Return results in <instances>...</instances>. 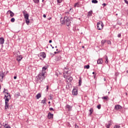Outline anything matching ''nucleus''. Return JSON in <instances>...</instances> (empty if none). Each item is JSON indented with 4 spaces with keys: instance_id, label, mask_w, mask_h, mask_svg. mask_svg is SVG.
<instances>
[{
    "instance_id": "obj_1",
    "label": "nucleus",
    "mask_w": 128,
    "mask_h": 128,
    "mask_svg": "<svg viewBox=\"0 0 128 128\" xmlns=\"http://www.w3.org/2000/svg\"><path fill=\"white\" fill-rule=\"evenodd\" d=\"M5 94H6L4 96V100H5L4 109L6 110L8 108V102L11 99V96L8 92H5Z\"/></svg>"
},
{
    "instance_id": "obj_2",
    "label": "nucleus",
    "mask_w": 128,
    "mask_h": 128,
    "mask_svg": "<svg viewBox=\"0 0 128 128\" xmlns=\"http://www.w3.org/2000/svg\"><path fill=\"white\" fill-rule=\"evenodd\" d=\"M60 22L62 24H66L67 26H70V19L68 17V16H65L64 19L61 18L60 19Z\"/></svg>"
},
{
    "instance_id": "obj_3",
    "label": "nucleus",
    "mask_w": 128,
    "mask_h": 128,
    "mask_svg": "<svg viewBox=\"0 0 128 128\" xmlns=\"http://www.w3.org/2000/svg\"><path fill=\"white\" fill-rule=\"evenodd\" d=\"M46 74L40 72L38 74V80L42 82L46 78Z\"/></svg>"
},
{
    "instance_id": "obj_4",
    "label": "nucleus",
    "mask_w": 128,
    "mask_h": 128,
    "mask_svg": "<svg viewBox=\"0 0 128 128\" xmlns=\"http://www.w3.org/2000/svg\"><path fill=\"white\" fill-rule=\"evenodd\" d=\"M97 30H101L104 28V25L102 22H97Z\"/></svg>"
},
{
    "instance_id": "obj_5",
    "label": "nucleus",
    "mask_w": 128,
    "mask_h": 128,
    "mask_svg": "<svg viewBox=\"0 0 128 128\" xmlns=\"http://www.w3.org/2000/svg\"><path fill=\"white\" fill-rule=\"evenodd\" d=\"M122 109V107L120 104H116L114 106V110H120Z\"/></svg>"
},
{
    "instance_id": "obj_6",
    "label": "nucleus",
    "mask_w": 128,
    "mask_h": 128,
    "mask_svg": "<svg viewBox=\"0 0 128 128\" xmlns=\"http://www.w3.org/2000/svg\"><path fill=\"white\" fill-rule=\"evenodd\" d=\"M46 70H47V66H43L42 68V72H40L46 74Z\"/></svg>"
},
{
    "instance_id": "obj_7",
    "label": "nucleus",
    "mask_w": 128,
    "mask_h": 128,
    "mask_svg": "<svg viewBox=\"0 0 128 128\" xmlns=\"http://www.w3.org/2000/svg\"><path fill=\"white\" fill-rule=\"evenodd\" d=\"M54 114H52L51 112H48V118L49 120H52L53 118Z\"/></svg>"
},
{
    "instance_id": "obj_8",
    "label": "nucleus",
    "mask_w": 128,
    "mask_h": 128,
    "mask_svg": "<svg viewBox=\"0 0 128 128\" xmlns=\"http://www.w3.org/2000/svg\"><path fill=\"white\" fill-rule=\"evenodd\" d=\"M72 94L73 96H77L78 94V90L76 88H74L72 91Z\"/></svg>"
},
{
    "instance_id": "obj_9",
    "label": "nucleus",
    "mask_w": 128,
    "mask_h": 128,
    "mask_svg": "<svg viewBox=\"0 0 128 128\" xmlns=\"http://www.w3.org/2000/svg\"><path fill=\"white\" fill-rule=\"evenodd\" d=\"M22 58L23 57L22 56H17L16 60H17L18 62H20L22 60Z\"/></svg>"
},
{
    "instance_id": "obj_10",
    "label": "nucleus",
    "mask_w": 128,
    "mask_h": 128,
    "mask_svg": "<svg viewBox=\"0 0 128 128\" xmlns=\"http://www.w3.org/2000/svg\"><path fill=\"white\" fill-rule=\"evenodd\" d=\"M103 63V60L102 58H99L97 60V64H102Z\"/></svg>"
},
{
    "instance_id": "obj_11",
    "label": "nucleus",
    "mask_w": 128,
    "mask_h": 128,
    "mask_svg": "<svg viewBox=\"0 0 128 128\" xmlns=\"http://www.w3.org/2000/svg\"><path fill=\"white\" fill-rule=\"evenodd\" d=\"M4 74L2 73L0 74V82H2L4 80Z\"/></svg>"
},
{
    "instance_id": "obj_12",
    "label": "nucleus",
    "mask_w": 128,
    "mask_h": 128,
    "mask_svg": "<svg viewBox=\"0 0 128 128\" xmlns=\"http://www.w3.org/2000/svg\"><path fill=\"white\" fill-rule=\"evenodd\" d=\"M7 12L10 14V16H11V18H12L14 16V14L10 10H8Z\"/></svg>"
},
{
    "instance_id": "obj_13",
    "label": "nucleus",
    "mask_w": 128,
    "mask_h": 128,
    "mask_svg": "<svg viewBox=\"0 0 128 128\" xmlns=\"http://www.w3.org/2000/svg\"><path fill=\"white\" fill-rule=\"evenodd\" d=\"M4 39L3 37L0 38V44H4Z\"/></svg>"
},
{
    "instance_id": "obj_14",
    "label": "nucleus",
    "mask_w": 128,
    "mask_h": 128,
    "mask_svg": "<svg viewBox=\"0 0 128 128\" xmlns=\"http://www.w3.org/2000/svg\"><path fill=\"white\" fill-rule=\"evenodd\" d=\"M66 108L68 109V111L70 112V111H72V106L68 105V104H67L66 106Z\"/></svg>"
},
{
    "instance_id": "obj_15",
    "label": "nucleus",
    "mask_w": 128,
    "mask_h": 128,
    "mask_svg": "<svg viewBox=\"0 0 128 128\" xmlns=\"http://www.w3.org/2000/svg\"><path fill=\"white\" fill-rule=\"evenodd\" d=\"M80 6H81V4H80V2H77L74 4V8H76V7L78 8V7H80Z\"/></svg>"
},
{
    "instance_id": "obj_16",
    "label": "nucleus",
    "mask_w": 128,
    "mask_h": 128,
    "mask_svg": "<svg viewBox=\"0 0 128 128\" xmlns=\"http://www.w3.org/2000/svg\"><path fill=\"white\" fill-rule=\"evenodd\" d=\"M40 56H42V58H46V54L44 52H41L40 54Z\"/></svg>"
},
{
    "instance_id": "obj_17",
    "label": "nucleus",
    "mask_w": 128,
    "mask_h": 128,
    "mask_svg": "<svg viewBox=\"0 0 128 128\" xmlns=\"http://www.w3.org/2000/svg\"><path fill=\"white\" fill-rule=\"evenodd\" d=\"M82 78L80 77L78 80V86H82Z\"/></svg>"
},
{
    "instance_id": "obj_18",
    "label": "nucleus",
    "mask_w": 128,
    "mask_h": 128,
    "mask_svg": "<svg viewBox=\"0 0 128 128\" xmlns=\"http://www.w3.org/2000/svg\"><path fill=\"white\" fill-rule=\"evenodd\" d=\"M3 126H4V128H11L10 125H8L7 123H3Z\"/></svg>"
},
{
    "instance_id": "obj_19",
    "label": "nucleus",
    "mask_w": 128,
    "mask_h": 128,
    "mask_svg": "<svg viewBox=\"0 0 128 128\" xmlns=\"http://www.w3.org/2000/svg\"><path fill=\"white\" fill-rule=\"evenodd\" d=\"M89 112H90L89 116H91L92 114V113H93L94 109H93L92 108H90L89 110Z\"/></svg>"
},
{
    "instance_id": "obj_20",
    "label": "nucleus",
    "mask_w": 128,
    "mask_h": 128,
    "mask_svg": "<svg viewBox=\"0 0 128 128\" xmlns=\"http://www.w3.org/2000/svg\"><path fill=\"white\" fill-rule=\"evenodd\" d=\"M65 74H68V71L65 72L64 73V74H63L64 78L67 79L68 76H66V75H65Z\"/></svg>"
},
{
    "instance_id": "obj_21",
    "label": "nucleus",
    "mask_w": 128,
    "mask_h": 128,
    "mask_svg": "<svg viewBox=\"0 0 128 128\" xmlns=\"http://www.w3.org/2000/svg\"><path fill=\"white\" fill-rule=\"evenodd\" d=\"M46 98H44V100H42L41 104H46Z\"/></svg>"
},
{
    "instance_id": "obj_22",
    "label": "nucleus",
    "mask_w": 128,
    "mask_h": 128,
    "mask_svg": "<svg viewBox=\"0 0 128 128\" xmlns=\"http://www.w3.org/2000/svg\"><path fill=\"white\" fill-rule=\"evenodd\" d=\"M67 80L69 82H72V80H73V78L72 76H68Z\"/></svg>"
},
{
    "instance_id": "obj_23",
    "label": "nucleus",
    "mask_w": 128,
    "mask_h": 128,
    "mask_svg": "<svg viewBox=\"0 0 128 128\" xmlns=\"http://www.w3.org/2000/svg\"><path fill=\"white\" fill-rule=\"evenodd\" d=\"M42 96V95L40 93H38L37 95H36V98H37V100H39Z\"/></svg>"
},
{
    "instance_id": "obj_24",
    "label": "nucleus",
    "mask_w": 128,
    "mask_h": 128,
    "mask_svg": "<svg viewBox=\"0 0 128 128\" xmlns=\"http://www.w3.org/2000/svg\"><path fill=\"white\" fill-rule=\"evenodd\" d=\"M106 42H107V40H102L101 41L102 46H104V44H106Z\"/></svg>"
},
{
    "instance_id": "obj_25",
    "label": "nucleus",
    "mask_w": 128,
    "mask_h": 128,
    "mask_svg": "<svg viewBox=\"0 0 128 128\" xmlns=\"http://www.w3.org/2000/svg\"><path fill=\"white\" fill-rule=\"evenodd\" d=\"M29 18V14H26L24 15V18L25 20H28Z\"/></svg>"
},
{
    "instance_id": "obj_26",
    "label": "nucleus",
    "mask_w": 128,
    "mask_h": 128,
    "mask_svg": "<svg viewBox=\"0 0 128 128\" xmlns=\"http://www.w3.org/2000/svg\"><path fill=\"white\" fill-rule=\"evenodd\" d=\"M8 105H9V104H8V108L6 110L9 109V108L10 110L12 109V104H10V106H8Z\"/></svg>"
},
{
    "instance_id": "obj_27",
    "label": "nucleus",
    "mask_w": 128,
    "mask_h": 128,
    "mask_svg": "<svg viewBox=\"0 0 128 128\" xmlns=\"http://www.w3.org/2000/svg\"><path fill=\"white\" fill-rule=\"evenodd\" d=\"M111 126V124L108 123V124H106V128H110Z\"/></svg>"
},
{
    "instance_id": "obj_28",
    "label": "nucleus",
    "mask_w": 128,
    "mask_h": 128,
    "mask_svg": "<svg viewBox=\"0 0 128 128\" xmlns=\"http://www.w3.org/2000/svg\"><path fill=\"white\" fill-rule=\"evenodd\" d=\"M106 58H105L106 61H105V63L106 64H108V56H106Z\"/></svg>"
},
{
    "instance_id": "obj_29",
    "label": "nucleus",
    "mask_w": 128,
    "mask_h": 128,
    "mask_svg": "<svg viewBox=\"0 0 128 128\" xmlns=\"http://www.w3.org/2000/svg\"><path fill=\"white\" fill-rule=\"evenodd\" d=\"M102 99L107 100L108 99V96H103L102 98Z\"/></svg>"
},
{
    "instance_id": "obj_30",
    "label": "nucleus",
    "mask_w": 128,
    "mask_h": 128,
    "mask_svg": "<svg viewBox=\"0 0 128 128\" xmlns=\"http://www.w3.org/2000/svg\"><path fill=\"white\" fill-rule=\"evenodd\" d=\"M33 2H34V3L38 4L40 3V0H33Z\"/></svg>"
},
{
    "instance_id": "obj_31",
    "label": "nucleus",
    "mask_w": 128,
    "mask_h": 128,
    "mask_svg": "<svg viewBox=\"0 0 128 128\" xmlns=\"http://www.w3.org/2000/svg\"><path fill=\"white\" fill-rule=\"evenodd\" d=\"M90 68V65H86L84 66V68H86L87 70L89 69Z\"/></svg>"
},
{
    "instance_id": "obj_32",
    "label": "nucleus",
    "mask_w": 128,
    "mask_h": 128,
    "mask_svg": "<svg viewBox=\"0 0 128 128\" xmlns=\"http://www.w3.org/2000/svg\"><path fill=\"white\" fill-rule=\"evenodd\" d=\"M92 2L94 4H97L98 2V1L97 0H92Z\"/></svg>"
},
{
    "instance_id": "obj_33",
    "label": "nucleus",
    "mask_w": 128,
    "mask_h": 128,
    "mask_svg": "<svg viewBox=\"0 0 128 128\" xmlns=\"http://www.w3.org/2000/svg\"><path fill=\"white\" fill-rule=\"evenodd\" d=\"M22 14H23V16H25L26 14H28L27 12L25 10H23V12H22Z\"/></svg>"
},
{
    "instance_id": "obj_34",
    "label": "nucleus",
    "mask_w": 128,
    "mask_h": 128,
    "mask_svg": "<svg viewBox=\"0 0 128 128\" xmlns=\"http://www.w3.org/2000/svg\"><path fill=\"white\" fill-rule=\"evenodd\" d=\"M26 20V24H28L30 23V20L28 18V19H25Z\"/></svg>"
},
{
    "instance_id": "obj_35",
    "label": "nucleus",
    "mask_w": 128,
    "mask_h": 128,
    "mask_svg": "<svg viewBox=\"0 0 128 128\" xmlns=\"http://www.w3.org/2000/svg\"><path fill=\"white\" fill-rule=\"evenodd\" d=\"M114 128H120V126L119 125L116 124L114 126Z\"/></svg>"
},
{
    "instance_id": "obj_36",
    "label": "nucleus",
    "mask_w": 128,
    "mask_h": 128,
    "mask_svg": "<svg viewBox=\"0 0 128 128\" xmlns=\"http://www.w3.org/2000/svg\"><path fill=\"white\" fill-rule=\"evenodd\" d=\"M106 44H112V42L110 40H108L106 41Z\"/></svg>"
},
{
    "instance_id": "obj_37",
    "label": "nucleus",
    "mask_w": 128,
    "mask_h": 128,
    "mask_svg": "<svg viewBox=\"0 0 128 128\" xmlns=\"http://www.w3.org/2000/svg\"><path fill=\"white\" fill-rule=\"evenodd\" d=\"M92 11H90L88 12V15L89 16H92Z\"/></svg>"
},
{
    "instance_id": "obj_38",
    "label": "nucleus",
    "mask_w": 128,
    "mask_h": 128,
    "mask_svg": "<svg viewBox=\"0 0 128 128\" xmlns=\"http://www.w3.org/2000/svg\"><path fill=\"white\" fill-rule=\"evenodd\" d=\"M10 21H11V22H15V18H11Z\"/></svg>"
},
{
    "instance_id": "obj_39",
    "label": "nucleus",
    "mask_w": 128,
    "mask_h": 128,
    "mask_svg": "<svg viewBox=\"0 0 128 128\" xmlns=\"http://www.w3.org/2000/svg\"><path fill=\"white\" fill-rule=\"evenodd\" d=\"M97 108H98V110H100L101 108V104H98L97 106Z\"/></svg>"
},
{
    "instance_id": "obj_40",
    "label": "nucleus",
    "mask_w": 128,
    "mask_h": 128,
    "mask_svg": "<svg viewBox=\"0 0 128 128\" xmlns=\"http://www.w3.org/2000/svg\"><path fill=\"white\" fill-rule=\"evenodd\" d=\"M48 89H49V86H46V92H48Z\"/></svg>"
},
{
    "instance_id": "obj_41",
    "label": "nucleus",
    "mask_w": 128,
    "mask_h": 128,
    "mask_svg": "<svg viewBox=\"0 0 128 128\" xmlns=\"http://www.w3.org/2000/svg\"><path fill=\"white\" fill-rule=\"evenodd\" d=\"M49 110L54 112V110L52 108H49Z\"/></svg>"
},
{
    "instance_id": "obj_42",
    "label": "nucleus",
    "mask_w": 128,
    "mask_h": 128,
    "mask_svg": "<svg viewBox=\"0 0 128 128\" xmlns=\"http://www.w3.org/2000/svg\"><path fill=\"white\" fill-rule=\"evenodd\" d=\"M62 0H57V2L58 4H60V3H62Z\"/></svg>"
},
{
    "instance_id": "obj_43",
    "label": "nucleus",
    "mask_w": 128,
    "mask_h": 128,
    "mask_svg": "<svg viewBox=\"0 0 128 128\" xmlns=\"http://www.w3.org/2000/svg\"><path fill=\"white\" fill-rule=\"evenodd\" d=\"M121 34H118V38H121Z\"/></svg>"
},
{
    "instance_id": "obj_44",
    "label": "nucleus",
    "mask_w": 128,
    "mask_h": 128,
    "mask_svg": "<svg viewBox=\"0 0 128 128\" xmlns=\"http://www.w3.org/2000/svg\"><path fill=\"white\" fill-rule=\"evenodd\" d=\"M50 100H53V98H52V96H50Z\"/></svg>"
},
{
    "instance_id": "obj_45",
    "label": "nucleus",
    "mask_w": 128,
    "mask_h": 128,
    "mask_svg": "<svg viewBox=\"0 0 128 128\" xmlns=\"http://www.w3.org/2000/svg\"><path fill=\"white\" fill-rule=\"evenodd\" d=\"M124 2L128 4V1L127 0H124Z\"/></svg>"
},
{
    "instance_id": "obj_46",
    "label": "nucleus",
    "mask_w": 128,
    "mask_h": 128,
    "mask_svg": "<svg viewBox=\"0 0 128 128\" xmlns=\"http://www.w3.org/2000/svg\"><path fill=\"white\" fill-rule=\"evenodd\" d=\"M43 18H46V16L45 14H43Z\"/></svg>"
},
{
    "instance_id": "obj_47",
    "label": "nucleus",
    "mask_w": 128,
    "mask_h": 128,
    "mask_svg": "<svg viewBox=\"0 0 128 128\" xmlns=\"http://www.w3.org/2000/svg\"><path fill=\"white\" fill-rule=\"evenodd\" d=\"M102 6H106V4L105 3H104L102 4Z\"/></svg>"
},
{
    "instance_id": "obj_48",
    "label": "nucleus",
    "mask_w": 128,
    "mask_h": 128,
    "mask_svg": "<svg viewBox=\"0 0 128 128\" xmlns=\"http://www.w3.org/2000/svg\"><path fill=\"white\" fill-rule=\"evenodd\" d=\"M94 78L95 79L96 78V74H94Z\"/></svg>"
},
{
    "instance_id": "obj_49",
    "label": "nucleus",
    "mask_w": 128,
    "mask_h": 128,
    "mask_svg": "<svg viewBox=\"0 0 128 128\" xmlns=\"http://www.w3.org/2000/svg\"><path fill=\"white\" fill-rule=\"evenodd\" d=\"M48 42L49 44H51V42H52V40H49Z\"/></svg>"
},
{
    "instance_id": "obj_50",
    "label": "nucleus",
    "mask_w": 128,
    "mask_h": 128,
    "mask_svg": "<svg viewBox=\"0 0 128 128\" xmlns=\"http://www.w3.org/2000/svg\"><path fill=\"white\" fill-rule=\"evenodd\" d=\"M17 78V76H14V80H16Z\"/></svg>"
},
{
    "instance_id": "obj_51",
    "label": "nucleus",
    "mask_w": 128,
    "mask_h": 128,
    "mask_svg": "<svg viewBox=\"0 0 128 128\" xmlns=\"http://www.w3.org/2000/svg\"><path fill=\"white\" fill-rule=\"evenodd\" d=\"M20 96V93L17 94V96Z\"/></svg>"
},
{
    "instance_id": "obj_52",
    "label": "nucleus",
    "mask_w": 128,
    "mask_h": 128,
    "mask_svg": "<svg viewBox=\"0 0 128 128\" xmlns=\"http://www.w3.org/2000/svg\"><path fill=\"white\" fill-rule=\"evenodd\" d=\"M65 14H69V12H65Z\"/></svg>"
},
{
    "instance_id": "obj_53",
    "label": "nucleus",
    "mask_w": 128,
    "mask_h": 128,
    "mask_svg": "<svg viewBox=\"0 0 128 128\" xmlns=\"http://www.w3.org/2000/svg\"><path fill=\"white\" fill-rule=\"evenodd\" d=\"M92 74H94V75L96 74L95 73V72H92Z\"/></svg>"
},
{
    "instance_id": "obj_54",
    "label": "nucleus",
    "mask_w": 128,
    "mask_h": 128,
    "mask_svg": "<svg viewBox=\"0 0 128 128\" xmlns=\"http://www.w3.org/2000/svg\"><path fill=\"white\" fill-rule=\"evenodd\" d=\"M50 46H52V48H54V47L52 46V44H50Z\"/></svg>"
},
{
    "instance_id": "obj_55",
    "label": "nucleus",
    "mask_w": 128,
    "mask_h": 128,
    "mask_svg": "<svg viewBox=\"0 0 128 128\" xmlns=\"http://www.w3.org/2000/svg\"><path fill=\"white\" fill-rule=\"evenodd\" d=\"M54 54H58V52H54Z\"/></svg>"
},
{
    "instance_id": "obj_56",
    "label": "nucleus",
    "mask_w": 128,
    "mask_h": 128,
    "mask_svg": "<svg viewBox=\"0 0 128 128\" xmlns=\"http://www.w3.org/2000/svg\"><path fill=\"white\" fill-rule=\"evenodd\" d=\"M50 104V101L48 102V104Z\"/></svg>"
},
{
    "instance_id": "obj_57",
    "label": "nucleus",
    "mask_w": 128,
    "mask_h": 128,
    "mask_svg": "<svg viewBox=\"0 0 128 128\" xmlns=\"http://www.w3.org/2000/svg\"><path fill=\"white\" fill-rule=\"evenodd\" d=\"M119 24L120 26H121L122 24L121 23H119V24Z\"/></svg>"
},
{
    "instance_id": "obj_58",
    "label": "nucleus",
    "mask_w": 128,
    "mask_h": 128,
    "mask_svg": "<svg viewBox=\"0 0 128 128\" xmlns=\"http://www.w3.org/2000/svg\"><path fill=\"white\" fill-rule=\"evenodd\" d=\"M126 73L128 74V70H126Z\"/></svg>"
},
{
    "instance_id": "obj_59",
    "label": "nucleus",
    "mask_w": 128,
    "mask_h": 128,
    "mask_svg": "<svg viewBox=\"0 0 128 128\" xmlns=\"http://www.w3.org/2000/svg\"><path fill=\"white\" fill-rule=\"evenodd\" d=\"M82 48H84V46H82Z\"/></svg>"
},
{
    "instance_id": "obj_60",
    "label": "nucleus",
    "mask_w": 128,
    "mask_h": 128,
    "mask_svg": "<svg viewBox=\"0 0 128 128\" xmlns=\"http://www.w3.org/2000/svg\"><path fill=\"white\" fill-rule=\"evenodd\" d=\"M58 48L57 46H55V48Z\"/></svg>"
},
{
    "instance_id": "obj_61",
    "label": "nucleus",
    "mask_w": 128,
    "mask_h": 128,
    "mask_svg": "<svg viewBox=\"0 0 128 128\" xmlns=\"http://www.w3.org/2000/svg\"><path fill=\"white\" fill-rule=\"evenodd\" d=\"M126 96L128 95V93H127V92L126 93Z\"/></svg>"
},
{
    "instance_id": "obj_62",
    "label": "nucleus",
    "mask_w": 128,
    "mask_h": 128,
    "mask_svg": "<svg viewBox=\"0 0 128 128\" xmlns=\"http://www.w3.org/2000/svg\"><path fill=\"white\" fill-rule=\"evenodd\" d=\"M58 49H56V51L58 52Z\"/></svg>"
},
{
    "instance_id": "obj_63",
    "label": "nucleus",
    "mask_w": 128,
    "mask_h": 128,
    "mask_svg": "<svg viewBox=\"0 0 128 128\" xmlns=\"http://www.w3.org/2000/svg\"><path fill=\"white\" fill-rule=\"evenodd\" d=\"M72 10V8H70V10Z\"/></svg>"
},
{
    "instance_id": "obj_64",
    "label": "nucleus",
    "mask_w": 128,
    "mask_h": 128,
    "mask_svg": "<svg viewBox=\"0 0 128 128\" xmlns=\"http://www.w3.org/2000/svg\"><path fill=\"white\" fill-rule=\"evenodd\" d=\"M44 0H42V2H44Z\"/></svg>"
}]
</instances>
